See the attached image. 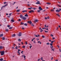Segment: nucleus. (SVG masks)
I'll use <instances>...</instances> for the list:
<instances>
[{
    "label": "nucleus",
    "mask_w": 61,
    "mask_h": 61,
    "mask_svg": "<svg viewBox=\"0 0 61 61\" xmlns=\"http://www.w3.org/2000/svg\"><path fill=\"white\" fill-rule=\"evenodd\" d=\"M36 4H40V5H41V3H40V2L39 1H38L36 3Z\"/></svg>",
    "instance_id": "obj_3"
},
{
    "label": "nucleus",
    "mask_w": 61,
    "mask_h": 61,
    "mask_svg": "<svg viewBox=\"0 0 61 61\" xmlns=\"http://www.w3.org/2000/svg\"><path fill=\"white\" fill-rule=\"evenodd\" d=\"M41 60H42V61H43V57H42L41 58Z\"/></svg>",
    "instance_id": "obj_32"
},
{
    "label": "nucleus",
    "mask_w": 61,
    "mask_h": 61,
    "mask_svg": "<svg viewBox=\"0 0 61 61\" xmlns=\"http://www.w3.org/2000/svg\"><path fill=\"white\" fill-rule=\"evenodd\" d=\"M48 27V25H47L46 26V27Z\"/></svg>",
    "instance_id": "obj_64"
},
{
    "label": "nucleus",
    "mask_w": 61,
    "mask_h": 61,
    "mask_svg": "<svg viewBox=\"0 0 61 61\" xmlns=\"http://www.w3.org/2000/svg\"><path fill=\"white\" fill-rule=\"evenodd\" d=\"M53 42H54V41H52L51 42V44H53Z\"/></svg>",
    "instance_id": "obj_45"
},
{
    "label": "nucleus",
    "mask_w": 61,
    "mask_h": 61,
    "mask_svg": "<svg viewBox=\"0 0 61 61\" xmlns=\"http://www.w3.org/2000/svg\"><path fill=\"white\" fill-rule=\"evenodd\" d=\"M27 23H29V24H32V22L31 21H28L27 22Z\"/></svg>",
    "instance_id": "obj_6"
},
{
    "label": "nucleus",
    "mask_w": 61,
    "mask_h": 61,
    "mask_svg": "<svg viewBox=\"0 0 61 61\" xmlns=\"http://www.w3.org/2000/svg\"><path fill=\"white\" fill-rule=\"evenodd\" d=\"M40 10H38L37 11V12H40Z\"/></svg>",
    "instance_id": "obj_42"
},
{
    "label": "nucleus",
    "mask_w": 61,
    "mask_h": 61,
    "mask_svg": "<svg viewBox=\"0 0 61 61\" xmlns=\"http://www.w3.org/2000/svg\"><path fill=\"white\" fill-rule=\"evenodd\" d=\"M35 36L36 37H38V36H37V35H36V36Z\"/></svg>",
    "instance_id": "obj_55"
},
{
    "label": "nucleus",
    "mask_w": 61,
    "mask_h": 61,
    "mask_svg": "<svg viewBox=\"0 0 61 61\" xmlns=\"http://www.w3.org/2000/svg\"><path fill=\"white\" fill-rule=\"evenodd\" d=\"M50 47H51V49H52V46H50Z\"/></svg>",
    "instance_id": "obj_59"
},
{
    "label": "nucleus",
    "mask_w": 61,
    "mask_h": 61,
    "mask_svg": "<svg viewBox=\"0 0 61 61\" xmlns=\"http://www.w3.org/2000/svg\"><path fill=\"white\" fill-rule=\"evenodd\" d=\"M56 12H58H58H60V10H58V9H57L56 10Z\"/></svg>",
    "instance_id": "obj_10"
},
{
    "label": "nucleus",
    "mask_w": 61,
    "mask_h": 61,
    "mask_svg": "<svg viewBox=\"0 0 61 61\" xmlns=\"http://www.w3.org/2000/svg\"><path fill=\"white\" fill-rule=\"evenodd\" d=\"M4 4H6V2H4Z\"/></svg>",
    "instance_id": "obj_46"
},
{
    "label": "nucleus",
    "mask_w": 61,
    "mask_h": 61,
    "mask_svg": "<svg viewBox=\"0 0 61 61\" xmlns=\"http://www.w3.org/2000/svg\"><path fill=\"white\" fill-rule=\"evenodd\" d=\"M21 20L20 19H19L18 20V21H21Z\"/></svg>",
    "instance_id": "obj_47"
},
{
    "label": "nucleus",
    "mask_w": 61,
    "mask_h": 61,
    "mask_svg": "<svg viewBox=\"0 0 61 61\" xmlns=\"http://www.w3.org/2000/svg\"><path fill=\"white\" fill-rule=\"evenodd\" d=\"M25 44L27 45V42H26L25 43Z\"/></svg>",
    "instance_id": "obj_39"
},
{
    "label": "nucleus",
    "mask_w": 61,
    "mask_h": 61,
    "mask_svg": "<svg viewBox=\"0 0 61 61\" xmlns=\"http://www.w3.org/2000/svg\"><path fill=\"white\" fill-rule=\"evenodd\" d=\"M18 53H20V52H19V51H18Z\"/></svg>",
    "instance_id": "obj_61"
},
{
    "label": "nucleus",
    "mask_w": 61,
    "mask_h": 61,
    "mask_svg": "<svg viewBox=\"0 0 61 61\" xmlns=\"http://www.w3.org/2000/svg\"><path fill=\"white\" fill-rule=\"evenodd\" d=\"M33 9H34V10H36V8H35V7H34V8H33Z\"/></svg>",
    "instance_id": "obj_24"
},
{
    "label": "nucleus",
    "mask_w": 61,
    "mask_h": 61,
    "mask_svg": "<svg viewBox=\"0 0 61 61\" xmlns=\"http://www.w3.org/2000/svg\"><path fill=\"white\" fill-rule=\"evenodd\" d=\"M51 36L53 37V35L52 34H51Z\"/></svg>",
    "instance_id": "obj_43"
},
{
    "label": "nucleus",
    "mask_w": 61,
    "mask_h": 61,
    "mask_svg": "<svg viewBox=\"0 0 61 61\" xmlns=\"http://www.w3.org/2000/svg\"><path fill=\"white\" fill-rule=\"evenodd\" d=\"M52 51H54V49H52Z\"/></svg>",
    "instance_id": "obj_40"
},
{
    "label": "nucleus",
    "mask_w": 61,
    "mask_h": 61,
    "mask_svg": "<svg viewBox=\"0 0 61 61\" xmlns=\"http://www.w3.org/2000/svg\"><path fill=\"white\" fill-rule=\"evenodd\" d=\"M5 37H3V40H5Z\"/></svg>",
    "instance_id": "obj_31"
},
{
    "label": "nucleus",
    "mask_w": 61,
    "mask_h": 61,
    "mask_svg": "<svg viewBox=\"0 0 61 61\" xmlns=\"http://www.w3.org/2000/svg\"><path fill=\"white\" fill-rule=\"evenodd\" d=\"M38 43H40V44H41V42H40V41H38Z\"/></svg>",
    "instance_id": "obj_23"
},
{
    "label": "nucleus",
    "mask_w": 61,
    "mask_h": 61,
    "mask_svg": "<svg viewBox=\"0 0 61 61\" xmlns=\"http://www.w3.org/2000/svg\"><path fill=\"white\" fill-rule=\"evenodd\" d=\"M39 10L41 11V10H43V9H42L41 7L40 6L39 8Z\"/></svg>",
    "instance_id": "obj_2"
},
{
    "label": "nucleus",
    "mask_w": 61,
    "mask_h": 61,
    "mask_svg": "<svg viewBox=\"0 0 61 61\" xmlns=\"http://www.w3.org/2000/svg\"><path fill=\"white\" fill-rule=\"evenodd\" d=\"M42 36V37L43 38H45V37L44 36Z\"/></svg>",
    "instance_id": "obj_38"
},
{
    "label": "nucleus",
    "mask_w": 61,
    "mask_h": 61,
    "mask_svg": "<svg viewBox=\"0 0 61 61\" xmlns=\"http://www.w3.org/2000/svg\"><path fill=\"white\" fill-rule=\"evenodd\" d=\"M17 46H16L15 47V48L16 49H18V48H17Z\"/></svg>",
    "instance_id": "obj_36"
},
{
    "label": "nucleus",
    "mask_w": 61,
    "mask_h": 61,
    "mask_svg": "<svg viewBox=\"0 0 61 61\" xmlns=\"http://www.w3.org/2000/svg\"><path fill=\"white\" fill-rule=\"evenodd\" d=\"M20 24L21 25H24V23L21 22Z\"/></svg>",
    "instance_id": "obj_16"
},
{
    "label": "nucleus",
    "mask_w": 61,
    "mask_h": 61,
    "mask_svg": "<svg viewBox=\"0 0 61 61\" xmlns=\"http://www.w3.org/2000/svg\"><path fill=\"white\" fill-rule=\"evenodd\" d=\"M7 4L6 5H5L4 6H2L1 8V9H2V8H3V7H5V6H7Z\"/></svg>",
    "instance_id": "obj_4"
},
{
    "label": "nucleus",
    "mask_w": 61,
    "mask_h": 61,
    "mask_svg": "<svg viewBox=\"0 0 61 61\" xmlns=\"http://www.w3.org/2000/svg\"><path fill=\"white\" fill-rule=\"evenodd\" d=\"M5 31H6V32H8V31H9V30L7 29H6Z\"/></svg>",
    "instance_id": "obj_14"
},
{
    "label": "nucleus",
    "mask_w": 61,
    "mask_h": 61,
    "mask_svg": "<svg viewBox=\"0 0 61 61\" xmlns=\"http://www.w3.org/2000/svg\"><path fill=\"white\" fill-rule=\"evenodd\" d=\"M49 16H48L47 17V19H49Z\"/></svg>",
    "instance_id": "obj_54"
},
{
    "label": "nucleus",
    "mask_w": 61,
    "mask_h": 61,
    "mask_svg": "<svg viewBox=\"0 0 61 61\" xmlns=\"http://www.w3.org/2000/svg\"><path fill=\"white\" fill-rule=\"evenodd\" d=\"M21 51V50H18V51Z\"/></svg>",
    "instance_id": "obj_58"
},
{
    "label": "nucleus",
    "mask_w": 61,
    "mask_h": 61,
    "mask_svg": "<svg viewBox=\"0 0 61 61\" xmlns=\"http://www.w3.org/2000/svg\"><path fill=\"white\" fill-rule=\"evenodd\" d=\"M59 50L60 51V52H61V49H59Z\"/></svg>",
    "instance_id": "obj_41"
},
{
    "label": "nucleus",
    "mask_w": 61,
    "mask_h": 61,
    "mask_svg": "<svg viewBox=\"0 0 61 61\" xmlns=\"http://www.w3.org/2000/svg\"><path fill=\"white\" fill-rule=\"evenodd\" d=\"M3 60V58H1L0 59V60L1 61H2Z\"/></svg>",
    "instance_id": "obj_22"
},
{
    "label": "nucleus",
    "mask_w": 61,
    "mask_h": 61,
    "mask_svg": "<svg viewBox=\"0 0 61 61\" xmlns=\"http://www.w3.org/2000/svg\"><path fill=\"white\" fill-rule=\"evenodd\" d=\"M34 22H38V20H36L34 21Z\"/></svg>",
    "instance_id": "obj_12"
},
{
    "label": "nucleus",
    "mask_w": 61,
    "mask_h": 61,
    "mask_svg": "<svg viewBox=\"0 0 61 61\" xmlns=\"http://www.w3.org/2000/svg\"><path fill=\"white\" fill-rule=\"evenodd\" d=\"M29 13H31L32 12H34V11L33 10H31L30 11H29Z\"/></svg>",
    "instance_id": "obj_7"
},
{
    "label": "nucleus",
    "mask_w": 61,
    "mask_h": 61,
    "mask_svg": "<svg viewBox=\"0 0 61 61\" xmlns=\"http://www.w3.org/2000/svg\"><path fill=\"white\" fill-rule=\"evenodd\" d=\"M18 41H20V42H21V40L20 39H18Z\"/></svg>",
    "instance_id": "obj_28"
},
{
    "label": "nucleus",
    "mask_w": 61,
    "mask_h": 61,
    "mask_svg": "<svg viewBox=\"0 0 61 61\" xmlns=\"http://www.w3.org/2000/svg\"><path fill=\"white\" fill-rule=\"evenodd\" d=\"M16 35L15 34H14L12 35V37H14Z\"/></svg>",
    "instance_id": "obj_11"
},
{
    "label": "nucleus",
    "mask_w": 61,
    "mask_h": 61,
    "mask_svg": "<svg viewBox=\"0 0 61 61\" xmlns=\"http://www.w3.org/2000/svg\"><path fill=\"white\" fill-rule=\"evenodd\" d=\"M27 12V11H26V10H23V11H22V12H23V13H24V12Z\"/></svg>",
    "instance_id": "obj_15"
},
{
    "label": "nucleus",
    "mask_w": 61,
    "mask_h": 61,
    "mask_svg": "<svg viewBox=\"0 0 61 61\" xmlns=\"http://www.w3.org/2000/svg\"><path fill=\"white\" fill-rule=\"evenodd\" d=\"M12 14V13H11L9 14V15H10V16H11V14Z\"/></svg>",
    "instance_id": "obj_33"
},
{
    "label": "nucleus",
    "mask_w": 61,
    "mask_h": 61,
    "mask_svg": "<svg viewBox=\"0 0 61 61\" xmlns=\"http://www.w3.org/2000/svg\"><path fill=\"white\" fill-rule=\"evenodd\" d=\"M46 4H47V5H50V3H46Z\"/></svg>",
    "instance_id": "obj_37"
},
{
    "label": "nucleus",
    "mask_w": 61,
    "mask_h": 61,
    "mask_svg": "<svg viewBox=\"0 0 61 61\" xmlns=\"http://www.w3.org/2000/svg\"><path fill=\"white\" fill-rule=\"evenodd\" d=\"M31 47H32V46H30V49H31Z\"/></svg>",
    "instance_id": "obj_48"
},
{
    "label": "nucleus",
    "mask_w": 61,
    "mask_h": 61,
    "mask_svg": "<svg viewBox=\"0 0 61 61\" xmlns=\"http://www.w3.org/2000/svg\"><path fill=\"white\" fill-rule=\"evenodd\" d=\"M7 26L8 27H10V26L9 25H8Z\"/></svg>",
    "instance_id": "obj_35"
},
{
    "label": "nucleus",
    "mask_w": 61,
    "mask_h": 61,
    "mask_svg": "<svg viewBox=\"0 0 61 61\" xmlns=\"http://www.w3.org/2000/svg\"><path fill=\"white\" fill-rule=\"evenodd\" d=\"M18 36H21V32H20L19 33V34L18 35Z\"/></svg>",
    "instance_id": "obj_8"
},
{
    "label": "nucleus",
    "mask_w": 61,
    "mask_h": 61,
    "mask_svg": "<svg viewBox=\"0 0 61 61\" xmlns=\"http://www.w3.org/2000/svg\"><path fill=\"white\" fill-rule=\"evenodd\" d=\"M19 11H20V10H17V12H19Z\"/></svg>",
    "instance_id": "obj_30"
},
{
    "label": "nucleus",
    "mask_w": 61,
    "mask_h": 61,
    "mask_svg": "<svg viewBox=\"0 0 61 61\" xmlns=\"http://www.w3.org/2000/svg\"><path fill=\"white\" fill-rule=\"evenodd\" d=\"M10 29H12V27H10V28H9Z\"/></svg>",
    "instance_id": "obj_26"
},
{
    "label": "nucleus",
    "mask_w": 61,
    "mask_h": 61,
    "mask_svg": "<svg viewBox=\"0 0 61 61\" xmlns=\"http://www.w3.org/2000/svg\"><path fill=\"white\" fill-rule=\"evenodd\" d=\"M44 31L45 32V33H46V32H47V31H46L45 30Z\"/></svg>",
    "instance_id": "obj_60"
},
{
    "label": "nucleus",
    "mask_w": 61,
    "mask_h": 61,
    "mask_svg": "<svg viewBox=\"0 0 61 61\" xmlns=\"http://www.w3.org/2000/svg\"><path fill=\"white\" fill-rule=\"evenodd\" d=\"M22 18L23 19V20H26V17H24V16H23V17H22Z\"/></svg>",
    "instance_id": "obj_5"
},
{
    "label": "nucleus",
    "mask_w": 61,
    "mask_h": 61,
    "mask_svg": "<svg viewBox=\"0 0 61 61\" xmlns=\"http://www.w3.org/2000/svg\"><path fill=\"white\" fill-rule=\"evenodd\" d=\"M56 15H58V16L59 17L60 16V15H59V14H56Z\"/></svg>",
    "instance_id": "obj_29"
},
{
    "label": "nucleus",
    "mask_w": 61,
    "mask_h": 61,
    "mask_svg": "<svg viewBox=\"0 0 61 61\" xmlns=\"http://www.w3.org/2000/svg\"><path fill=\"white\" fill-rule=\"evenodd\" d=\"M52 39H53L54 40V39H55V37H52Z\"/></svg>",
    "instance_id": "obj_56"
},
{
    "label": "nucleus",
    "mask_w": 61,
    "mask_h": 61,
    "mask_svg": "<svg viewBox=\"0 0 61 61\" xmlns=\"http://www.w3.org/2000/svg\"><path fill=\"white\" fill-rule=\"evenodd\" d=\"M46 44L47 45H50V43H46Z\"/></svg>",
    "instance_id": "obj_25"
},
{
    "label": "nucleus",
    "mask_w": 61,
    "mask_h": 61,
    "mask_svg": "<svg viewBox=\"0 0 61 61\" xmlns=\"http://www.w3.org/2000/svg\"><path fill=\"white\" fill-rule=\"evenodd\" d=\"M59 10H60V11H61V9H59Z\"/></svg>",
    "instance_id": "obj_62"
},
{
    "label": "nucleus",
    "mask_w": 61,
    "mask_h": 61,
    "mask_svg": "<svg viewBox=\"0 0 61 61\" xmlns=\"http://www.w3.org/2000/svg\"><path fill=\"white\" fill-rule=\"evenodd\" d=\"M24 58L25 59V55H24Z\"/></svg>",
    "instance_id": "obj_34"
},
{
    "label": "nucleus",
    "mask_w": 61,
    "mask_h": 61,
    "mask_svg": "<svg viewBox=\"0 0 61 61\" xmlns=\"http://www.w3.org/2000/svg\"><path fill=\"white\" fill-rule=\"evenodd\" d=\"M46 29V28H43L42 29Z\"/></svg>",
    "instance_id": "obj_52"
},
{
    "label": "nucleus",
    "mask_w": 61,
    "mask_h": 61,
    "mask_svg": "<svg viewBox=\"0 0 61 61\" xmlns=\"http://www.w3.org/2000/svg\"><path fill=\"white\" fill-rule=\"evenodd\" d=\"M24 25H25V26H27V24L26 23H25L24 24Z\"/></svg>",
    "instance_id": "obj_20"
},
{
    "label": "nucleus",
    "mask_w": 61,
    "mask_h": 61,
    "mask_svg": "<svg viewBox=\"0 0 61 61\" xmlns=\"http://www.w3.org/2000/svg\"><path fill=\"white\" fill-rule=\"evenodd\" d=\"M51 11L52 12H54V10H51Z\"/></svg>",
    "instance_id": "obj_27"
},
{
    "label": "nucleus",
    "mask_w": 61,
    "mask_h": 61,
    "mask_svg": "<svg viewBox=\"0 0 61 61\" xmlns=\"http://www.w3.org/2000/svg\"><path fill=\"white\" fill-rule=\"evenodd\" d=\"M22 17H23V15L22 14H21L20 15V17L22 18Z\"/></svg>",
    "instance_id": "obj_13"
},
{
    "label": "nucleus",
    "mask_w": 61,
    "mask_h": 61,
    "mask_svg": "<svg viewBox=\"0 0 61 61\" xmlns=\"http://www.w3.org/2000/svg\"><path fill=\"white\" fill-rule=\"evenodd\" d=\"M22 29H24V28L23 27H22Z\"/></svg>",
    "instance_id": "obj_57"
},
{
    "label": "nucleus",
    "mask_w": 61,
    "mask_h": 61,
    "mask_svg": "<svg viewBox=\"0 0 61 61\" xmlns=\"http://www.w3.org/2000/svg\"><path fill=\"white\" fill-rule=\"evenodd\" d=\"M23 48H25V46H22Z\"/></svg>",
    "instance_id": "obj_49"
},
{
    "label": "nucleus",
    "mask_w": 61,
    "mask_h": 61,
    "mask_svg": "<svg viewBox=\"0 0 61 61\" xmlns=\"http://www.w3.org/2000/svg\"><path fill=\"white\" fill-rule=\"evenodd\" d=\"M40 29L41 30V32H42V31H43V30H42V29L41 27L40 28Z\"/></svg>",
    "instance_id": "obj_9"
},
{
    "label": "nucleus",
    "mask_w": 61,
    "mask_h": 61,
    "mask_svg": "<svg viewBox=\"0 0 61 61\" xmlns=\"http://www.w3.org/2000/svg\"><path fill=\"white\" fill-rule=\"evenodd\" d=\"M45 19H47V18L46 17H45Z\"/></svg>",
    "instance_id": "obj_50"
},
{
    "label": "nucleus",
    "mask_w": 61,
    "mask_h": 61,
    "mask_svg": "<svg viewBox=\"0 0 61 61\" xmlns=\"http://www.w3.org/2000/svg\"><path fill=\"white\" fill-rule=\"evenodd\" d=\"M4 54H5V51H2L1 53V56H3Z\"/></svg>",
    "instance_id": "obj_1"
},
{
    "label": "nucleus",
    "mask_w": 61,
    "mask_h": 61,
    "mask_svg": "<svg viewBox=\"0 0 61 61\" xmlns=\"http://www.w3.org/2000/svg\"><path fill=\"white\" fill-rule=\"evenodd\" d=\"M3 36V34H1L0 35V37H1L2 36Z\"/></svg>",
    "instance_id": "obj_19"
},
{
    "label": "nucleus",
    "mask_w": 61,
    "mask_h": 61,
    "mask_svg": "<svg viewBox=\"0 0 61 61\" xmlns=\"http://www.w3.org/2000/svg\"><path fill=\"white\" fill-rule=\"evenodd\" d=\"M50 46H53V44H52V43H50Z\"/></svg>",
    "instance_id": "obj_44"
},
{
    "label": "nucleus",
    "mask_w": 61,
    "mask_h": 61,
    "mask_svg": "<svg viewBox=\"0 0 61 61\" xmlns=\"http://www.w3.org/2000/svg\"><path fill=\"white\" fill-rule=\"evenodd\" d=\"M53 57H51V60H53Z\"/></svg>",
    "instance_id": "obj_53"
},
{
    "label": "nucleus",
    "mask_w": 61,
    "mask_h": 61,
    "mask_svg": "<svg viewBox=\"0 0 61 61\" xmlns=\"http://www.w3.org/2000/svg\"><path fill=\"white\" fill-rule=\"evenodd\" d=\"M3 48V47L2 46H0V49H2Z\"/></svg>",
    "instance_id": "obj_21"
},
{
    "label": "nucleus",
    "mask_w": 61,
    "mask_h": 61,
    "mask_svg": "<svg viewBox=\"0 0 61 61\" xmlns=\"http://www.w3.org/2000/svg\"><path fill=\"white\" fill-rule=\"evenodd\" d=\"M31 25H32V26H34V25H33V24H31Z\"/></svg>",
    "instance_id": "obj_51"
},
{
    "label": "nucleus",
    "mask_w": 61,
    "mask_h": 61,
    "mask_svg": "<svg viewBox=\"0 0 61 61\" xmlns=\"http://www.w3.org/2000/svg\"><path fill=\"white\" fill-rule=\"evenodd\" d=\"M11 21L12 22H15V20H14L12 19L11 20Z\"/></svg>",
    "instance_id": "obj_17"
},
{
    "label": "nucleus",
    "mask_w": 61,
    "mask_h": 61,
    "mask_svg": "<svg viewBox=\"0 0 61 61\" xmlns=\"http://www.w3.org/2000/svg\"><path fill=\"white\" fill-rule=\"evenodd\" d=\"M25 15V16H26V17L28 16V15H27V14H26V15Z\"/></svg>",
    "instance_id": "obj_18"
},
{
    "label": "nucleus",
    "mask_w": 61,
    "mask_h": 61,
    "mask_svg": "<svg viewBox=\"0 0 61 61\" xmlns=\"http://www.w3.org/2000/svg\"><path fill=\"white\" fill-rule=\"evenodd\" d=\"M28 9H31V8H28Z\"/></svg>",
    "instance_id": "obj_63"
}]
</instances>
